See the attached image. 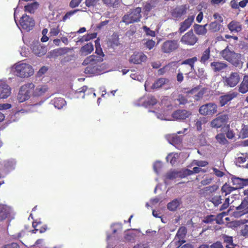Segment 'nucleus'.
<instances>
[{"label":"nucleus","instance_id":"37","mask_svg":"<svg viewBox=\"0 0 248 248\" xmlns=\"http://www.w3.org/2000/svg\"><path fill=\"white\" fill-rule=\"evenodd\" d=\"M210 57V48L206 49L202 54V57L200 59V62L204 64H206L207 61Z\"/></svg>","mask_w":248,"mask_h":248},{"label":"nucleus","instance_id":"1","mask_svg":"<svg viewBox=\"0 0 248 248\" xmlns=\"http://www.w3.org/2000/svg\"><path fill=\"white\" fill-rule=\"evenodd\" d=\"M95 53L98 56L91 55L87 57L83 61V65H88L85 69L86 74L97 75L99 74V64L103 61L104 54L100 46L95 47Z\"/></svg>","mask_w":248,"mask_h":248},{"label":"nucleus","instance_id":"39","mask_svg":"<svg viewBox=\"0 0 248 248\" xmlns=\"http://www.w3.org/2000/svg\"><path fill=\"white\" fill-rule=\"evenodd\" d=\"M166 138L169 142L172 144L180 143L181 140L180 137H177L174 134L167 135Z\"/></svg>","mask_w":248,"mask_h":248},{"label":"nucleus","instance_id":"43","mask_svg":"<svg viewBox=\"0 0 248 248\" xmlns=\"http://www.w3.org/2000/svg\"><path fill=\"white\" fill-rule=\"evenodd\" d=\"M178 157L177 154L171 153L166 157V160L167 162H170L172 165H174L176 163Z\"/></svg>","mask_w":248,"mask_h":248},{"label":"nucleus","instance_id":"23","mask_svg":"<svg viewBox=\"0 0 248 248\" xmlns=\"http://www.w3.org/2000/svg\"><path fill=\"white\" fill-rule=\"evenodd\" d=\"M12 212L10 207L5 205L0 206V221L5 219Z\"/></svg>","mask_w":248,"mask_h":248},{"label":"nucleus","instance_id":"54","mask_svg":"<svg viewBox=\"0 0 248 248\" xmlns=\"http://www.w3.org/2000/svg\"><path fill=\"white\" fill-rule=\"evenodd\" d=\"M213 180V177L206 176L201 181V184L203 186H206L211 184Z\"/></svg>","mask_w":248,"mask_h":248},{"label":"nucleus","instance_id":"51","mask_svg":"<svg viewBox=\"0 0 248 248\" xmlns=\"http://www.w3.org/2000/svg\"><path fill=\"white\" fill-rule=\"evenodd\" d=\"M143 30L147 36L151 37H155V31L151 30L150 28L147 27L146 26H144L143 27Z\"/></svg>","mask_w":248,"mask_h":248},{"label":"nucleus","instance_id":"30","mask_svg":"<svg viewBox=\"0 0 248 248\" xmlns=\"http://www.w3.org/2000/svg\"><path fill=\"white\" fill-rule=\"evenodd\" d=\"M93 50V46L92 43H89L81 47L80 54L82 56H86L90 53Z\"/></svg>","mask_w":248,"mask_h":248},{"label":"nucleus","instance_id":"26","mask_svg":"<svg viewBox=\"0 0 248 248\" xmlns=\"http://www.w3.org/2000/svg\"><path fill=\"white\" fill-rule=\"evenodd\" d=\"M186 8L184 6L176 7L171 12L172 16L174 18L181 17L186 13Z\"/></svg>","mask_w":248,"mask_h":248},{"label":"nucleus","instance_id":"14","mask_svg":"<svg viewBox=\"0 0 248 248\" xmlns=\"http://www.w3.org/2000/svg\"><path fill=\"white\" fill-rule=\"evenodd\" d=\"M198 59L196 57H193L192 58H189L185 60L182 62V65H188L189 67H185L183 68L182 71L185 72V74H188L194 70V63L197 62Z\"/></svg>","mask_w":248,"mask_h":248},{"label":"nucleus","instance_id":"50","mask_svg":"<svg viewBox=\"0 0 248 248\" xmlns=\"http://www.w3.org/2000/svg\"><path fill=\"white\" fill-rule=\"evenodd\" d=\"M196 74L201 79L206 78V74L203 68H198Z\"/></svg>","mask_w":248,"mask_h":248},{"label":"nucleus","instance_id":"57","mask_svg":"<svg viewBox=\"0 0 248 248\" xmlns=\"http://www.w3.org/2000/svg\"><path fill=\"white\" fill-rule=\"evenodd\" d=\"M82 0H71L69 3V6L71 8H74L78 7Z\"/></svg>","mask_w":248,"mask_h":248},{"label":"nucleus","instance_id":"41","mask_svg":"<svg viewBox=\"0 0 248 248\" xmlns=\"http://www.w3.org/2000/svg\"><path fill=\"white\" fill-rule=\"evenodd\" d=\"M187 233V229L185 227H181L176 233V237L180 240L183 239Z\"/></svg>","mask_w":248,"mask_h":248},{"label":"nucleus","instance_id":"46","mask_svg":"<svg viewBox=\"0 0 248 248\" xmlns=\"http://www.w3.org/2000/svg\"><path fill=\"white\" fill-rule=\"evenodd\" d=\"M157 103V101L155 97L151 96L148 97V99L144 103V106L146 107L150 106H154Z\"/></svg>","mask_w":248,"mask_h":248},{"label":"nucleus","instance_id":"63","mask_svg":"<svg viewBox=\"0 0 248 248\" xmlns=\"http://www.w3.org/2000/svg\"><path fill=\"white\" fill-rule=\"evenodd\" d=\"M210 248H224V247L221 242L217 241L212 244L210 246Z\"/></svg>","mask_w":248,"mask_h":248},{"label":"nucleus","instance_id":"9","mask_svg":"<svg viewBox=\"0 0 248 248\" xmlns=\"http://www.w3.org/2000/svg\"><path fill=\"white\" fill-rule=\"evenodd\" d=\"M228 119L229 117L227 114L220 115L211 121V126L213 128H220L226 124Z\"/></svg>","mask_w":248,"mask_h":248},{"label":"nucleus","instance_id":"35","mask_svg":"<svg viewBox=\"0 0 248 248\" xmlns=\"http://www.w3.org/2000/svg\"><path fill=\"white\" fill-rule=\"evenodd\" d=\"M179 177H182V172L176 170L170 171L166 175V178L169 180H173Z\"/></svg>","mask_w":248,"mask_h":248},{"label":"nucleus","instance_id":"24","mask_svg":"<svg viewBox=\"0 0 248 248\" xmlns=\"http://www.w3.org/2000/svg\"><path fill=\"white\" fill-rule=\"evenodd\" d=\"M211 67L215 72H220L226 69L228 65L221 62H214L211 63Z\"/></svg>","mask_w":248,"mask_h":248},{"label":"nucleus","instance_id":"49","mask_svg":"<svg viewBox=\"0 0 248 248\" xmlns=\"http://www.w3.org/2000/svg\"><path fill=\"white\" fill-rule=\"evenodd\" d=\"M143 44L149 50L152 49L155 46V42L153 40H143Z\"/></svg>","mask_w":248,"mask_h":248},{"label":"nucleus","instance_id":"59","mask_svg":"<svg viewBox=\"0 0 248 248\" xmlns=\"http://www.w3.org/2000/svg\"><path fill=\"white\" fill-rule=\"evenodd\" d=\"M177 100L181 105H185L187 102V99L182 95H179Z\"/></svg>","mask_w":248,"mask_h":248},{"label":"nucleus","instance_id":"44","mask_svg":"<svg viewBox=\"0 0 248 248\" xmlns=\"http://www.w3.org/2000/svg\"><path fill=\"white\" fill-rule=\"evenodd\" d=\"M222 238L224 242L226 244V245H228V246L230 245L233 247L237 246L236 244L233 243L232 237L224 234L222 236Z\"/></svg>","mask_w":248,"mask_h":248},{"label":"nucleus","instance_id":"32","mask_svg":"<svg viewBox=\"0 0 248 248\" xmlns=\"http://www.w3.org/2000/svg\"><path fill=\"white\" fill-rule=\"evenodd\" d=\"M207 24L204 25H201L199 24H195L194 25V30L196 33L198 35H205L207 33V29L206 27Z\"/></svg>","mask_w":248,"mask_h":248},{"label":"nucleus","instance_id":"19","mask_svg":"<svg viewBox=\"0 0 248 248\" xmlns=\"http://www.w3.org/2000/svg\"><path fill=\"white\" fill-rule=\"evenodd\" d=\"M11 94V88L8 85L3 82H0V98H7Z\"/></svg>","mask_w":248,"mask_h":248},{"label":"nucleus","instance_id":"18","mask_svg":"<svg viewBox=\"0 0 248 248\" xmlns=\"http://www.w3.org/2000/svg\"><path fill=\"white\" fill-rule=\"evenodd\" d=\"M147 56L141 52H134L129 59V62L134 64H140L146 61Z\"/></svg>","mask_w":248,"mask_h":248},{"label":"nucleus","instance_id":"38","mask_svg":"<svg viewBox=\"0 0 248 248\" xmlns=\"http://www.w3.org/2000/svg\"><path fill=\"white\" fill-rule=\"evenodd\" d=\"M102 2L108 7L115 8L119 5L120 0H102Z\"/></svg>","mask_w":248,"mask_h":248},{"label":"nucleus","instance_id":"25","mask_svg":"<svg viewBox=\"0 0 248 248\" xmlns=\"http://www.w3.org/2000/svg\"><path fill=\"white\" fill-rule=\"evenodd\" d=\"M238 91L244 94L248 92V75H245L242 81L238 86Z\"/></svg>","mask_w":248,"mask_h":248},{"label":"nucleus","instance_id":"17","mask_svg":"<svg viewBox=\"0 0 248 248\" xmlns=\"http://www.w3.org/2000/svg\"><path fill=\"white\" fill-rule=\"evenodd\" d=\"M207 89L205 88H201L200 86L192 89L189 93L194 94L193 98L195 100L199 101L203 98V95L206 93Z\"/></svg>","mask_w":248,"mask_h":248},{"label":"nucleus","instance_id":"21","mask_svg":"<svg viewBox=\"0 0 248 248\" xmlns=\"http://www.w3.org/2000/svg\"><path fill=\"white\" fill-rule=\"evenodd\" d=\"M228 29L231 32L238 33L242 30V24L235 20H232L227 25Z\"/></svg>","mask_w":248,"mask_h":248},{"label":"nucleus","instance_id":"40","mask_svg":"<svg viewBox=\"0 0 248 248\" xmlns=\"http://www.w3.org/2000/svg\"><path fill=\"white\" fill-rule=\"evenodd\" d=\"M39 4L37 2H33L27 6H25V10L30 13H34L37 9Z\"/></svg>","mask_w":248,"mask_h":248},{"label":"nucleus","instance_id":"29","mask_svg":"<svg viewBox=\"0 0 248 248\" xmlns=\"http://www.w3.org/2000/svg\"><path fill=\"white\" fill-rule=\"evenodd\" d=\"M223 29V26L221 23L217 21L212 22L209 24V30L212 32H216L219 31H222Z\"/></svg>","mask_w":248,"mask_h":248},{"label":"nucleus","instance_id":"62","mask_svg":"<svg viewBox=\"0 0 248 248\" xmlns=\"http://www.w3.org/2000/svg\"><path fill=\"white\" fill-rule=\"evenodd\" d=\"M60 32V30L58 27L52 28L50 29V33L51 35L56 36Z\"/></svg>","mask_w":248,"mask_h":248},{"label":"nucleus","instance_id":"20","mask_svg":"<svg viewBox=\"0 0 248 248\" xmlns=\"http://www.w3.org/2000/svg\"><path fill=\"white\" fill-rule=\"evenodd\" d=\"M232 181L236 189L242 188L244 186L248 185V179H242L239 177H232Z\"/></svg>","mask_w":248,"mask_h":248},{"label":"nucleus","instance_id":"33","mask_svg":"<svg viewBox=\"0 0 248 248\" xmlns=\"http://www.w3.org/2000/svg\"><path fill=\"white\" fill-rule=\"evenodd\" d=\"M51 103L56 108L61 109L66 105V101L62 98L59 97L52 100Z\"/></svg>","mask_w":248,"mask_h":248},{"label":"nucleus","instance_id":"31","mask_svg":"<svg viewBox=\"0 0 248 248\" xmlns=\"http://www.w3.org/2000/svg\"><path fill=\"white\" fill-rule=\"evenodd\" d=\"M170 80L165 78H160L158 79L152 85V89H159L164 85H169Z\"/></svg>","mask_w":248,"mask_h":248},{"label":"nucleus","instance_id":"8","mask_svg":"<svg viewBox=\"0 0 248 248\" xmlns=\"http://www.w3.org/2000/svg\"><path fill=\"white\" fill-rule=\"evenodd\" d=\"M179 44L177 40H169L165 41L161 45V51L165 53H170L179 47Z\"/></svg>","mask_w":248,"mask_h":248},{"label":"nucleus","instance_id":"58","mask_svg":"<svg viewBox=\"0 0 248 248\" xmlns=\"http://www.w3.org/2000/svg\"><path fill=\"white\" fill-rule=\"evenodd\" d=\"M241 235L244 237H248V225H246L241 230Z\"/></svg>","mask_w":248,"mask_h":248},{"label":"nucleus","instance_id":"4","mask_svg":"<svg viewBox=\"0 0 248 248\" xmlns=\"http://www.w3.org/2000/svg\"><path fill=\"white\" fill-rule=\"evenodd\" d=\"M141 12L140 7L132 9L123 16L122 21L126 25L139 22L141 17Z\"/></svg>","mask_w":248,"mask_h":248},{"label":"nucleus","instance_id":"36","mask_svg":"<svg viewBox=\"0 0 248 248\" xmlns=\"http://www.w3.org/2000/svg\"><path fill=\"white\" fill-rule=\"evenodd\" d=\"M207 122L206 119L204 117H200L195 120V126L198 131L202 130V125L205 124Z\"/></svg>","mask_w":248,"mask_h":248},{"label":"nucleus","instance_id":"13","mask_svg":"<svg viewBox=\"0 0 248 248\" xmlns=\"http://www.w3.org/2000/svg\"><path fill=\"white\" fill-rule=\"evenodd\" d=\"M31 48L33 53L38 56H41L45 55L47 49L45 46H42L40 43L38 41H33L31 44Z\"/></svg>","mask_w":248,"mask_h":248},{"label":"nucleus","instance_id":"61","mask_svg":"<svg viewBox=\"0 0 248 248\" xmlns=\"http://www.w3.org/2000/svg\"><path fill=\"white\" fill-rule=\"evenodd\" d=\"M162 166L161 162L160 161H156L154 164V171L156 173H158V169H160Z\"/></svg>","mask_w":248,"mask_h":248},{"label":"nucleus","instance_id":"47","mask_svg":"<svg viewBox=\"0 0 248 248\" xmlns=\"http://www.w3.org/2000/svg\"><path fill=\"white\" fill-rule=\"evenodd\" d=\"M239 136L242 139L248 137V125H243Z\"/></svg>","mask_w":248,"mask_h":248},{"label":"nucleus","instance_id":"45","mask_svg":"<svg viewBox=\"0 0 248 248\" xmlns=\"http://www.w3.org/2000/svg\"><path fill=\"white\" fill-rule=\"evenodd\" d=\"M234 190H236V188H234V187H232L226 183L221 188V191L222 192L225 193V195L231 193Z\"/></svg>","mask_w":248,"mask_h":248},{"label":"nucleus","instance_id":"7","mask_svg":"<svg viewBox=\"0 0 248 248\" xmlns=\"http://www.w3.org/2000/svg\"><path fill=\"white\" fill-rule=\"evenodd\" d=\"M240 77L237 72H232L230 75L223 78L225 85L229 87H235L240 81Z\"/></svg>","mask_w":248,"mask_h":248},{"label":"nucleus","instance_id":"22","mask_svg":"<svg viewBox=\"0 0 248 248\" xmlns=\"http://www.w3.org/2000/svg\"><path fill=\"white\" fill-rule=\"evenodd\" d=\"M194 16H189L184 21L180 24V27L179 29L180 33H182L188 29L193 22Z\"/></svg>","mask_w":248,"mask_h":248},{"label":"nucleus","instance_id":"27","mask_svg":"<svg viewBox=\"0 0 248 248\" xmlns=\"http://www.w3.org/2000/svg\"><path fill=\"white\" fill-rule=\"evenodd\" d=\"M182 202L181 199H175L168 203L167 208L170 211H175L182 204Z\"/></svg>","mask_w":248,"mask_h":248},{"label":"nucleus","instance_id":"28","mask_svg":"<svg viewBox=\"0 0 248 248\" xmlns=\"http://www.w3.org/2000/svg\"><path fill=\"white\" fill-rule=\"evenodd\" d=\"M218 187V186L216 185L206 186L201 189V193L204 197L210 196L215 192L217 189Z\"/></svg>","mask_w":248,"mask_h":248},{"label":"nucleus","instance_id":"55","mask_svg":"<svg viewBox=\"0 0 248 248\" xmlns=\"http://www.w3.org/2000/svg\"><path fill=\"white\" fill-rule=\"evenodd\" d=\"M221 196H218L213 197L211 201L215 206H217L221 203Z\"/></svg>","mask_w":248,"mask_h":248},{"label":"nucleus","instance_id":"5","mask_svg":"<svg viewBox=\"0 0 248 248\" xmlns=\"http://www.w3.org/2000/svg\"><path fill=\"white\" fill-rule=\"evenodd\" d=\"M35 87L32 83H29L22 85L17 95V99L19 102H23L28 100L30 96L31 93L33 91Z\"/></svg>","mask_w":248,"mask_h":248},{"label":"nucleus","instance_id":"6","mask_svg":"<svg viewBox=\"0 0 248 248\" xmlns=\"http://www.w3.org/2000/svg\"><path fill=\"white\" fill-rule=\"evenodd\" d=\"M217 107L213 103L202 105L199 108V113L202 115H212L217 112Z\"/></svg>","mask_w":248,"mask_h":248},{"label":"nucleus","instance_id":"48","mask_svg":"<svg viewBox=\"0 0 248 248\" xmlns=\"http://www.w3.org/2000/svg\"><path fill=\"white\" fill-rule=\"evenodd\" d=\"M248 158L247 155L241 154V156L236 158V165L240 166L241 164L244 163L246 161L247 159Z\"/></svg>","mask_w":248,"mask_h":248},{"label":"nucleus","instance_id":"56","mask_svg":"<svg viewBox=\"0 0 248 248\" xmlns=\"http://www.w3.org/2000/svg\"><path fill=\"white\" fill-rule=\"evenodd\" d=\"M192 164L199 167H205L207 165L208 163L206 161L194 160Z\"/></svg>","mask_w":248,"mask_h":248},{"label":"nucleus","instance_id":"11","mask_svg":"<svg viewBox=\"0 0 248 248\" xmlns=\"http://www.w3.org/2000/svg\"><path fill=\"white\" fill-rule=\"evenodd\" d=\"M197 41V37L191 30L185 33L181 38L182 43L187 45L193 46Z\"/></svg>","mask_w":248,"mask_h":248},{"label":"nucleus","instance_id":"2","mask_svg":"<svg viewBox=\"0 0 248 248\" xmlns=\"http://www.w3.org/2000/svg\"><path fill=\"white\" fill-rule=\"evenodd\" d=\"M12 71L16 76L21 78H28L34 73V70L31 65L21 62L13 65Z\"/></svg>","mask_w":248,"mask_h":248},{"label":"nucleus","instance_id":"10","mask_svg":"<svg viewBox=\"0 0 248 248\" xmlns=\"http://www.w3.org/2000/svg\"><path fill=\"white\" fill-rule=\"evenodd\" d=\"M34 20L27 15L22 16L20 19V25L22 29L29 31L32 29L34 26Z\"/></svg>","mask_w":248,"mask_h":248},{"label":"nucleus","instance_id":"60","mask_svg":"<svg viewBox=\"0 0 248 248\" xmlns=\"http://www.w3.org/2000/svg\"><path fill=\"white\" fill-rule=\"evenodd\" d=\"M48 70V68L46 66L42 67L37 73L38 76L41 77L45 73H46Z\"/></svg>","mask_w":248,"mask_h":248},{"label":"nucleus","instance_id":"16","mask_svg":"<svg viewBox=\"0 0 248 248\" xmlns=\"http://www.w3.org/2000/svg\"><path fill=\"white\" fill-rule=\"evenodd\" d=\"M236 211L233 212V215L238 217L244 215L248 212V200L245 198L240 205L236 207Z\"/></svg>","mask_w":248,"mask_h":248},{"label":"nucleus","instance_id":"52","mask_svg":"<svg viewBox=\"0 0 248 248\" xmlns=\"http://www.w3.org/2000/svg\"><path fill=\"white\" fill-rule=\"evenodd\" d=\"M99 1V0H86L85 3L86 6L88 7H94L97 5Z\"/></svg>","mask_w":248,"mask_h":248},{"label":"nucleus","instance_id":"15","mask_svg":"<svg viewBox=\"0 0 248 248\" xmlns=\"http://www.w3.org/2000/svg\"><path fill=\"white\" fill-rule=\"evenodd\" d=\"M238 95L237 92L231 91L220 96L219 103L221 106H224Z\"/></svg>","mask_w":248,"mask_h":248},{"label":"nucleus","instance_id":"42","mask_svg":"<svg viewBox=\"0 0 248 248\" xmlns=\"http://www.w3.org/2000/svg\"><path fill=\"white\" fill-rule=\"evenodd\" d=\"M83 11L81 9H78L74 10H71L67 12L62 17V21L65 22L67 19H70V18L78 12Z\"/></svg>","mask_w":248,"mask_h":248},{"label":"nucleus","instance_id":"53","mask_svg":"<svg viewBox=\"0 0 248 248\" xmlns=\"http://www.w3.org/2000/svg\"><path fill=\"white\" fill-rule=\"evenodd\" d=\"M216 139L217 140V141L221 144H225L227 141V140L225 139V136L221 134H217L216 137Z\"/></svg>","mask_w":248,"mask_h":248},{"label":"nucleus","instance_id":"34","mask_svg":"<svg viewBox=\"0 0 248 248\" xmlns=\"http://www.w3.org/2000/svg\"><path fill=\"white\" fill-rule=\"evenodd\" d=\"M47 90V88L46 85H39L37 86L33 91V94L34 96H38L43 95Z\"/></svg>","mask_w":248,"mask_h":248},{"label":"nucleus","instance_id":"12","mask_svg":"<svg viewBox=\"0 0 248 248\" xmlns=\"http://www.w3.org/2000/svg\"><path fill=\"white\" fill-rule=\"evenodd\" d=\"M192 114L190 111L186 109H177L174 111L171 116L175 120L183 121L188 118Z\"/></svg>","mask_w":248,"mask_h":248},{"label":"nucleus","instance_id":"64","mask_svg":"<svg viewBox=\"0 0 248 248\" xmlns=\"http://www.w3.org/2000/svg\"><path fill=\"white\" fill-rule=\"evenodd\" d=\"M2 248H19V246L16 243H12L10 244L5 245Z\"/></svg>","mask_w":248,"mask_h":248},{"label":"nucleus","instance_id":"3","mask_svg":"<svg viewBox=\"0 0 248 248\" xmlns=\"http://www.w3.org/2000/svg\"><path fill=\"white\" fill-rule=\"evenodd\" d=\"M222 58L235 67H242L241 55L234 52L229 46H227L220 53Z\"/></svg>","mask_w":248,"mask_h":248}]
</instances>
